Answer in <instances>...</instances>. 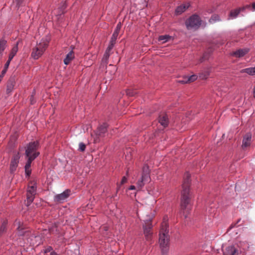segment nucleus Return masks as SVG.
Returning a JSON list of instances; mask_svg holds the SVG:
<instances>
[{
  "label": "nucleus",
  "mask_w": 255,
  "mask_h": 255,
  "mask_svg": "<svg viewBox=\"0 0 255 255\" xmlns=\"http://www.w3.org/2000/svg\"><path fill=\"white\" fill-rule=\"evenodd\" d=\"M185 176L186 177L182 185L183 190L181 193V209L183 215L185 218H187V215L191 209V205L190 203L189 194L190 175L188 173H187Z\"/></svg>",
  "instance_id": "nucleus-1"
},
{
  "label": "nucleus",
  "mask_w": 255,
  "mask_h": 255,
  "mask_svg": "<svg viewBox=\"0 0 255 255\" xmlns=\"http://www.w3.org/2000/svg\"><path fill=\"white\" fill-rule=\"evenodd\" d=\"M168 228L167 217H164L159 232V243L162 252H166L168 250L169 240Z\"/></svg>",
  "instance_id": "nucleus-2"
},
{
  "label": "nucleus",
  "mask_w": 255,
  "mask_h": 255,
  "mask_svg": "<svg viewBox=\"0 0 255 255\" xmlns=\"http://www.w3.org/2000/svg\"><path fill=\"white\" fill-rule=\"evenodd\" d=\"M50 39L48 37L42 38L32 48L31 56L34 59H38L44 53L49 44Z\"/></svg>",
  "instance_id": "nucleus-3"
},
{
  "label": "nucleus",
  "mask_w": 255,
  "mask_h": 255,
  "mask_svg": "<svg viewBox=\"0 0 255 255\" xmlns=\"http://www.w3.org/2000/svg\"><path fill=\"white\" fill-rule=\"evenodd\" d=\"M150 180V177L148 167L147 166H144L141 177L137 182V188L140 189L145 183L149 182Z\"/></svg>",
  "instance_id": "nucleus-4"
},
{
  "label": "nucleus",
  "mask_w": 255,
  "mask_h": 255,
  "mask_svg": "<svg viewBox=\"0 0 255 255\" xmlns=\"http://www.w3.org/2000/svg\"><path fill=\"white\" fill-rule=\"evenodd\" d=\"M121 26H122L121 23V22H119L118 23L117 26H116V29L115 30L113 34V35L112 36V38H111V45L108 47V49L107 50V52L104 54L103 60H105V63L106 64L107 63V60H108V59L109 58V56L108 53V52H107V51L108 50L109 51L112 48L114 44L115 43L116 40H117V37H118V36L119 35V33L120 30L121 28Z\"/></svg>",
  "instance_id": "nucleus-5"
},
{
  "label": "nucleus",
  "mask_w": 255,
  "mask_h": 255,
  "mask_svg": "<svg viewBox=\"0 0 255 255\" xmlns=\"http://www.w3.org/2000/svg\"><path fill=\"white\" fill-rule=\"evenodd\" d=\"M201 20L197 15H193L190 17L185 22L186 27L188 29L195 28L196 29L201 25Z\"/></svg>",
  "instance_id": "nucleus-6"
},
{
  "label": "nucleus",
  "mask_w": 255,
  "mask_h": 255,
  "mask_svg": "<svg viewBox=\"0 0 255 255\" xmlns=\"http://www.w3.org/2000/svg\"><path fill=\"white\" fill-rule=\"evenodd\" d=\"M36 186L34 182H31L27 188V203L26 205L28 206L33 202L36 194Z\"/></svg>",
  "instance_id": "nucleus-7"
},
{
  "label": "nucleus",
  "mask_w": 255,
  "mask_h": 255,
  "mask_svg": "<svg viewBox=\"0 0 255 255\" xmlns=\"http://www.w3.org/2000/svg\"><path fill=\"white\" fill-rule=\"evenodd\" d=\"M37 146V141L31 142L27 145L25 151V154L28 158L34 157L35 155L36 157L38 156L39 153L36 151Z\"/></svg>",
  "instance_id": "nucleus-8"
},
{
  "label": "nucleus",
  "mask_w": 255,
  "mask_h": 255,
  "mask_svg": "<svg viewBox=\"0 0 255 255\" xmlns=\"http://www.w3.org/2000/svg\"><path fill=\"white\" fill-rule=\"evenodd\" d=\"M20 155L18 152L15 153L11 158L10 163V172L11 173H14L18 166Z\"/></svg>",
  "instance_id": "nucleus-9"
},
{
  "label": "nucleus",
  "mask_w": 255,
  "mask_h": 255,
  "mask_svg": "<svg viewBox=\"0 0 255 255\" xmlns=\"http://www.w3.org/2000/svg\"><path fill=\"white\" fill-rule=\"evenodd\" d=\"M107 131V125L104 124L100 126L96 133V136L94 137L95 142H99L100 141V137L104 136Z\"/></svg>",
  "instance_id": "nucleus-10"
},
{
  "label": "nucleus",
  "mask_w": 255,
  "mask_h": 255,
  "mask_svg": "<svg viewBox=\"0 0 255 255\" xmlns=\"http://www.w3.org/2000/svg\"><path fill=\"white\" fill-rule=\"evenodd\" d=\"M70 190H66L61 194L56 195L54 196V201L60 203L64 202L70 195Z\"/></svg>",
  "instance_id": "nucleus-11"
},
{
  "label": "nucleus",
  "mask_w": 255,
  "mask_h": 255,
  "mask_svg": "<svg viewBox=\"0 0 255 255\" xmlns=\"http://www.w3.org/2000/svg\"><path fill=\"white\" fill-rule=\"evenodd\" d=\"M152 228V225L150 221L147 223L146 226H144V234L147 240H149L151 238L152 233L151 232V229Z\"/></svg>",
  "instance_id": "nucleus-12"
},
{
  "label": "nucleus",
  "mask_w": 255,
  "mask_h": 255,
  "mask_svg": "<svg viewBox=\"0 0 255 255\" xmlns=\"http://www.w3.org/2000/svg\"><path fill=\"white\" fill-rule=\"evenodd\" d=\"M252 139V134L247 133L244 136L242 142V147L245 148L250 145Z\"/></svg>",
  "instance_id": "nucleus-13"
},
{
  "label": "nucleus",
  "mask_w": 255,
  "mask_h": 255,
  "mask_svg": "<svg viewBox=\"0 0 255 255\" xmlns=\"http://www.w3.org/2000/svg\"><path fill=\"white\" fill-rule=\"evenodd\" d=\"M237 251L234 246H229L223 250V255H237Z\"/></svg>",
  "instance_id": "nucleus-14"
},
{
  "label": "nucleus",
  "mask_w": 255,
  "mask_h": 255,
  "mask_svg": "<svg viewBox=\"0 0 255 255\" xmlns=\"http://www.w3.org/2000/svg\"><path fill=\"white\" fill-rule=\"evenodd\" d=\"M36 158V156L35 155L34 157H30V158H28V160L27 162L25 165V173L27 176H29L31 173V164L32 161Z\"/></svg>",
  "instance_id": "nucleus-15"
},
{
  "label": "nucleus",
  "mask_w": 255,
  "mask_h": 255,
  "mask_svg": "<svg viewBox=\"0 0 255 255\" xmlns=\"http://www.w3.org/2000/svg\"><path fill=\"white\" fill-rule=\"evenodd\" d=\"M159 123L164 128H165L168 126V118L166 114L160 115L159 117Z\"/></svg>",
  "instance_id": "nucleus-16"
},
{
  "label": "nucleus",
  "mask_w": 255,
  "mask_h": 255,
  "mask_svg": "<svg viewBox=\"0 0 255 255\" xmlns=\"http://www.w3.org/2000/svg\"><path fill=\"white\" fill-rule=\"evenodd\" d=\"M189 3H185L178 6L175 10V13L176 14H180L185 11L189 6Z\"/></svg>",
  "instance_id": "nucleus-17"
},
{
  "label": "nucleus",
  "mask_w": 255,
  "mask_h": 255,
  "mask_svg": "<svg viewBox=\"0 0 255 255\" xmlns=\"http://www.w3.org/2000/svg\"><path fill=\"white\" fill-rule=\"evenodd\" d=\"M244 11V8H238L235 9H233L230 11V14H229V18L230 19H235L239 14V13L241 11Z\"/></svg>",
  "instance_id": "nucleus-18"
},
{
  "label": "nucleus",
  "mask_w": 255,
  "mask_h": 255,
  "mask_svg": "<svg viewBox=\"0 0 255 255\" xmlns=\"http://www.w3.org/2000/svg\"><path fill=\"white\" fill-rule=\"evenodd\" d=\"M197 76L195 75H191L189 77H184L183 80H179V83L181 84H185L188 82H191L195 81L197 79Z\"/></svg>",
  "instance_id": "nucleus-19"
},
{
  "label": "nucleus",
  "mask_w": 255,
  "mask_h": 255,
  "mask_svg": "<svg viewBox=\"0 0 255 255\" xmlns=\"http://www.w3.org/2000/svg\"><path fill=\"white\" fill-rule=\"evenodd\" d=\"M249 52V49L247 48L240 49L234 53V55L236 57H242L245 55Z\"/></svg>",
  "instance_id": "nucleus-20"
},
{
  "label": "nucleus",
  "mask_w": 255,
  "mask_h": 255,
  "mask_svg": "<svg viewBox=\"0 0 255 255\" xmlns=\"http://www.w3.org/2000/svg\"><path fill=\"white\" fill-rule=\"evenodd\" d=\"M240 72L241 73H247L250 76H255V66L242 69Z\"/></svg>",
  "instance_id": "nucleus-21"
},
{
  "label": "nucleus",
  "mask_w": 255,
  "mask_h": 255,
  "mask_svg": "<svg viewBox=\"0 0 255 255\" xmlns=\"http://www.w3.org/2000/svg\"><path fill=\"white\" fill-rule=\"evenodd\" d=\"M74 58V54L73 50H71L66 55V56L64 60V64L65 65H68Z\"/></svg>",
  "instance_id": "nucleus-22"
},
{
  "label": "nucleus",
  "mask_w": 255,
  "mask_h": 255,
  "mask_svg": "<svg viewBox=\"0 0 255 255\" xmlns=\"http://www.w3.org/2000/svg\"><path fill=\"white\" fill-rule=\"evenodd\" d=\"M158 41H161L162 43H165L172 39V36L169 35H160L159 36Z\"/></svg>",
  "instance_id": "nucleus-23"
},
{
  "label": "nucleus",
  "mask_w": 255,
  "mask_h": 255,
  "mask_svg": "<svg viewBox=\"0 0 255 255\" xmlns=\"http://www.w3.org/2000/svg\"><path fill=\"white\" fill-rule=\"evenodd\" d=\"M220 20V17L218 15H213L212 16L211 18L209 20V22L211 23L215 22L217 21H219Z\"/></svg>",
  "instance_id": "nucleus-24"
},
{
  "label": "nucleus",
  "mask_w": 255,
  "mask_h": 255,
  "mask_svg": "<svg viewBox=\"0 0 255 255\" xmlns=\"http://www.w3.org/2000/svg\"><path fill=\"white\" fill-rule=\"evenodd\" d=\"M14 87L13 82L12 81H9L8 82L7 85V92L9 93L13 89Z\"/></svg>",
  "instance_id": "nucleus-25"
},
{
  "label": "nucleus",
  "mask_w": 255,
  "mask_h": 255,
  "mask_svg": "<svg viewBox=\"0 0 255 255\" xmlns=\"http://www.w3.org/2000/svg\"><path fill=\"white\" fill-rule=\"evenodd\" d=\"M6 41L4 39L0 40V52L3 51L5 47Z\"/></svg>",
  "instance_id": "nucleus-26"
},
{
  "label": "nucleus",
  "mask_w": 255,
  "mask_h": 255,
  "mask_svg": "<svg viewBox=\"0 0 255 255\" xmlns=\"http://www.w3.org/2000/svg\"><path fill=\"white\" fill-rule=\"evenodd\" d=\"M18 51V43H17L16 44L13 46L12 49L11 50L10 53H11L12 55H15L17 52Z\"/></svg>",
  "instance_id": "nucleus-27"
},
{
  "label": "nucleus",
  "mask_w": 255,
  "mask_h": 255,
  "mask_svg": "<svg viewBox=\"0 0 255 255\" xmlns=\"http://www.w3.org/2000/svg\"><path fill=\"white\" fill-rule=\"evenodd\" d=\"M6 222H3V223L2 224L1 226L0 227V234L5 231L6 229Z\"/></svg>",
  "instance_id": "nucleus-28"
},
{
  "label": "nucleus",
  "mask_w": 255,
  "mask_h": 255,
  "mask_svg": "<svg viewBox=\"0 0 255 255\" xmlns=\"http://www.w3.org/2000/svg\"><path fill=\"white\" fill-rule=\"evenodd\" d=\"M10 62V61L9 60H7L6 63L5 64L4 68L2 70V74H5L6 72L7 69L9 66Z\"/></svg>",
  "instance_id": "nucleus-29"
},
{
  "label": "nucleus",
  "mask_w": 255,
  "mask_h": 255,
  "mask_svg": "<svg viewBox=\"0 0 255 255\" xmlns=\"http://www.w3.org/2000/svg\"><path fill=\"white\" fill-rule=\"evenodd\" d=\"M86 146L85 144L82 142L79 143V149L80 150L83 151L85 150Z\"/></svg>",
  "instance_id": "nucleus-30"
},
{
  "label": "nucleus",
  "mask_w": 255,
  "mask_h": 255,
  "mask_svg": "<svg viewBox=\"0 0 255 255\" xmlns=\"http://www.w3.org/2000/svg\"><path fill=\"white\" fill-rule=\"evenodd\" d=\"M126 93L128 96H130V97L133 96L135 93V92L131 91L130 90H127Z\"/></svg>",
  "instance_id": "nucleus-31"
},
{
  "label": "nucleus",
  "mask_w": 255,
  "mask_h": 255,
  "mask_svg": "<svg viewBox=\"0 0 255 255\" xmlns=\"http://www.w3.org/2000/svg\"><path fill=\"white\" fill-rule=\"evenodd\" d=\"M241 8H244V11L246 9H249L252 11H253V8H252V5H250V4H247L245 6H244L243 7H241Z\"/></svg>",
  "instance_id": "nucleus-32"
},
{
  "label": "nucleus",
  "mask_w": 255,
  "mask_h": 255,
  "mask_svg": "<svg viewBox=\"0 0 255 255\" xmlns=\"http://www.w3.org/2000/svg\"><path fill=\"white\" fill-rule=\"evenodd\" d=\"M52 251V248L51 247H48L44 250L45 253H48Z\"/></svg>",
  "instance_id": "nucleus-33"
},
{
  "label": "nucleus",
  "mask_w": 255,
  "mask_h": 255,
  "mask_svg": "<svg viewBox=\"0 0 255 255\" xmlns=\"http://www.w3.org/2000/svg\"><path fill=\"white\" fill-rule=\"evenodd\" d=\"M127 178L125 176H124L123 178H122V181H121V184H124L127 181Z\"/></svg>",
  "instance_id": "nucleus-34"
},
{
  "label": "nucleus",
  "mask_w": 255,
  "mask_h": 255,
  "mask_svg": "<svg viewBox=\"0 0 255 255\" xmlns=\"http://www.w3.org/2000/svg\"><path fill=\"white\" fill-rule=\"evenodd\" d=\"M14 56L15 55H14L13 54L12 55L11 53H10V54L9 55L8 60H9L10 61H11V60L13 59V58L14 57Z\"/></svg>",
  "instance_id": "nucleus-35"
},
{
  "label": "nucleus",
  "mask_w": 255,
  "mask_h": 255,
  "mask_svg": "<svg viewBox=\"0 0 255 255\" xmlns=\"http://www.w3.org/2000/svg\"><path fill=\"white\" fill-rule=\"evenodd\" d=\"M14 56L15 55H14L13 54L12 55L11 53H10V54L9 55L8 60H9L10 61H11V60L13 59V58L14 57Z\"/></svg>",
  "instance_id": "nucleus-36"
},
{
  "label": "nucleus",
  "mask_w": 255,
  "mask_h": 255,
  "mask_svg": "<svg viewBox=\"0 0 255 255\" xmlns=\"http://www.w3.org/2000/svg\"><path fill=\"white\" fill-rule=\"evenodd\" d=\"M15 1L17 3V4L19 5L22 2L23 0H15Z\"/></svg>",
  "instance_id": "nucleus-37"
},
{
  "label": "nucleus",
  "mask_w": 255,
  "mask_h": 255,
  "mask_svg": "<svg viewBox=\"0 0 255 255\" xmlns=\"http://www.w3.org/2000/svg\"><path fill=\"white\" fill-rule=\"evenodd\" d=\"M135 189L136 187L134 185H131L128 188L129 190H135Z\"/></svg>",
  "instance_id": "nucleus-38"
},
{
  "label": "nucleus",
  "mask_w": 255,
  "mask_h": 255,
  "mask_svg": "<svg viewBox=\"0 0 255 255\" xmlns=\"http://www.w3.org/2000/svg\"><path fill=\"white\" fill-rule=\"evenodd\" d=\"M253 11H255V2L252 4Z\"/></svg>",
  "instance_id": "nucleus-39"
},
{
  "label": "nucleus",
  "mask_w": 255,
  "mask_h": 255,
  "mask_svg": "<svg viewBox=\"0 0 255 255\" xmlns=\"http://www.w3.org/2000/svg\"><path fill=\"white\" fill-rule=\"evenodd\" d=\"M50 255H57V253L55 252L52 251L50 253Z\"/></svg>",
  "instance_id": "nucleus-40"
},
{
  "label": "nucleus",
  "mask_w": 255,
  "mask_h": 255,
  "mask_svg": "<svg viewBox=\"0 0 255 255\" xmlns=\"http://www.w3.org/2000/svg\"><path fill=\"white\" fill-rule=\"evenodd\" d=\"M4 74H2V71L1 72V75H0V82H1L3 76H4Z\"/></svg>",
  "instance_id": "nucleus-41"
}]
</instances>
